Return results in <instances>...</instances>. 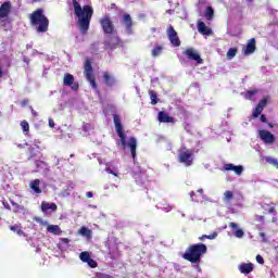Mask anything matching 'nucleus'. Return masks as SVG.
Returning <instances> with one entry per match:
<instances>
[{"mask_svg": "<svg viewBox=\"0 0 278 278\" xmlns=\"http://www.w3.org/2000/svg\"><path fill=\"white\" fill-rule=\"evenodd\" d=\"M167 38L172 47H181V40L179 39V35L177 34V30H175V27L168 26Z\"/></svg>", "mask_w": 278, "mask_h": 278, "instance_id": "6e6552de", "label": "nucleus"}, {"mask_svg": "<svg viewBox=\"0 0 278 278\" xmlns=\"http://www.w3.org/2000/svg\"><path fill=\"white\" fill-rule=\"evenodd\" d=\"M260 93V89H252L245 92H242V97L247 99V101H255V96Z\"/></svg>", "mask_w": 278, "mask_h": 278, "instance_id": "aec40b11", "label": "nucleus"}, {"mask_svg": "<svg viewBox=\"0 0 278 278\" xmlns=\"http://www.w3.org/2000/svg\"><path fill=\"white\" fill-rule=\"evenodd\" d=\"M35 3H38V1H40V0H33Z\"/></svg>", "mask_w": 278, "mask_h": 278, "instance_id": "338daca9", "label": "nucleus"}, {"mask_svg": "<svg viewBox=\"0 0 278 278\" xmlns=\"http://www.w3.org/2000/svg\"><path fill=\"white\" fill-rule=\"evenodd\" d=\"M255 38L249 40L245 49L243 50L244 55H251V53H255Z\"/></svg>", "mask_w": 278, "mask_h": 278, "instance_id": "6ab92c4d", "label": "nucleus"}, {"mask_svg": "<svg viewBox=\"0 0 278 278\" xmlns=\"http://www.w3.org/2000/svg\"><path fill=\"white\" fill-rule=\"evenodd\" d=\"M235 55H238V48H230L226 53L228 60H233Z\"/></svg>", "mask_w": 278, "mask_h": 278, "instance_id": "2f4dec72", "label": "nucleus"}, {"mask_svg": "<svg viewBox=\"0 0 278 278\" xmlns=\"http://www.w3.org/2000/svg\"><path fill=\"white\" fill-rule=\"evenodd\" d=\"M268 127H270V129H273V127H275V125L268 124Z\"/></svg>", "mask_w": 278, "mask_h": 278, "instance_id": "0e129e2a", "label": "nucleus"}, {"mask_svg": "<svg viewBox=\"0 0 278 278\" xmlns=\"http://www.w3.org/2000/svg\"><path fill=\"white\" fill-rule=\"evenodd\" d=\"M238 268L242 275H249L253 273L254 265L253 263H241Z\"/></svg>", "mask_w": 278, "mask_h": 278, "instance_id": "a211bd4d", "label": "nucleus"}, {"mask_svg": "<svg viewBox=\"0 0 278 278\" xmlns=\"http://www.w3.org/2000/svg\"><path fill=\"white\" fill-rule=\"evenodd\" d=\"M49 127L51 128L55 127V122H53L52 118H49Z\"/></svg>", "mask_w": 278, "mask_h": 278, "instance_id": "49530a36", "label": "nucleus"}, {"mask_svg": "<svg viewBox=\"0 0 278 278\" xmlns=\"http://www.w3.org/2000/svg\"><path fill=\"white\" fill-rule=\"evenodd\" d=\"M231 199H233V191H229V190L225 191L224 198H223L224 202L229 203V201H231Z\"/></svg>", "mask_w": 278, "mask_h": 278, "instance_id": "f704fd0d", "label": "nucleus"}, {"mask_svg": "<svg viewBox=\"0 0 278 278\" xmlns=\"http://www.w3.org/2000/svg\"><path fill=\"white\" fill-rule=\"evenodd\" d=\"M42 225H48V226H49V223H47V222H42Z\"/></svg>", "mask_w": 278, "mask_h": 278, "instance_id": "69168bd1", "label": "nucleus"}, {"mask_svg": "<svg viewBox=\"0 0 278 278\" xmlns=\"http://www.w3.org/2000/svg\"><path fill=\"white\" fill-rule=\"evenodd\" d=\"M105 172L109 173L110 175H114V177H118V170H112V168L106 167Z\"/></svg>", "mask_w": 278, "mask_h": 278, "instance_id": "ea45409f", "label": "nucleus"}, {"mask_svg": "<svg viewBox=\"0 0 278 278\" xmlns=\"http://www.w3.org/2000/svg\"><path fill=\"white\" fill-rule=\"evenodd\" d=\"M1 68L2 67H0V78L3 77V71Z\"/></svg>", "mask_w": 278, "mask_h": 278, "instance_id": "052dcab7", "label": "nucleus"}, {"mask_svg": "<svg viewBox=\"0 0 278 278\" xmlns=\"http://www.w3.org/2000/svg\"><path fill=\"white\" fill-rule=\"evenodd\" d=\"M268 103H270V96L262 98L257 105H268Z\"/></svg>", "mask_w": 278, "mask_h": 278, "instance_id": "4c0bfd02", "label": "nucleus"}, {"mask_svg": "<svg viewBox=\"0 0 278 278\" xmlns=\"http://www.w3.org/2000/svg\"><path fill=\"white\" fill-rule=\"evenodd\" d=\"M113 123L115 126V131L119 138V140L117 141V144H122L123 149H127L128 147L130 149L132 160H136V149L138 147V141L136 140V138L131 137L127 143V136L123 131V121L121 118V115L114 113Z\"/></svg>", "mask_w": 278, "mask_h": 278, "instance_id": "f03ea898", "label": "nucleus"}, {"mask_svg": "<svg viewBox=\"0 0 278 278\" xmlns=\"http://www.w3.org/2000/svg\"><path fill=\"white\" fill-rule=\"evenodd\" d=\"M254 219L256 220V223H264V216L262 215H255Z\"/></svg>", "mask_w": 278, "mask_h": 278, "instance_id": "37998d69", "label": "nucleus"}, {"mask_svg": "<svg viewBox=\"0 0 278 278\" xmlns=\"http://www.w3.org/2000/svg\"><path fill=\"white\" fill-rule=\"evenodd\" d=\"M90 268H97V261L89 258V262L87 263Z\"/></svg>", "mask_w": 278, "mask_h": 278, "instance_id": "79ce46f5", "label": "nucleus"}, {"mask_svg": "<svg viewBox=\"0 0 278 278\" xmlns=\"http://www.w3.org/2000/svg\"><path fill=\"white\" fill-rule=\"evenodd\" d=\"M260 121L261 123H266V115H261Z\"/></svg>", "mask_w": 278, "mask_h": 278, "instance_id": "864d4df0", "label": "nucleus"}, {"mask_svg": "<svg viewBox=\"0 0 278 278\" xmlns=\"http://www.w3.org/2000/svg\"><path fill=\"white\" fill-rule=\"evenodd\" d=\"M258 136L265 144H275V141L277 140L275 138V135H273L270 131L264 130V129L258 130Z\"/></svg>", "mask_w": 278, "mask_h": 278, "instance_id": "9b49d317", "label": "nucleus"}, {"mask_svg": "<svg viewBox=\"0 0 278 278\" xmlns=\"http://www.w3.org/2000/svg\"><path fill=\"white\" fill-rule=\"evenodd\" d=\"M29 188L35 194H42V190L40 189V179L31 180L29 182Z\"/></svg>", "mask_w": 278, "mask_h": 278, "instance_id": "4be33fe9", "label": "nucleus"}, {"mask_svg": "<svg viewBox=\"0 0 278 278\" xmlns=\"http://www.w3.org/2000/svg\"><path fill=\"white\" fill-rule=\"evenodd\" d=\"M206 253L207 247L203 243H199L189 247L182 257L191 262V264H199V262H201V255H205Z\"/></svg>", "mask_w": 278, "mask_h": 278, "instance_id": "20e7f679", "label": "nucleus"}, {"mask_svg": "<svg viewBox=\"0 0 278 278\" xmlns=\"http://www.w3.org/2000/svg\"><path fill=\"white\" fill-rule=\"evenodd\" d=\"M230 229H232V233L235 236V238H244V230H242V228H240V226L233 222H231L229 224Z\"/></svg>", "mask_w": 278, "mask_h": 278, "instance_id": "dca6fc26", "label": "nucleus"}, {"mask_svg": "<svg viewBox=\"0 0 278 278\" xmlns=\"http://www.w3.org/2000/svg\"><path fill=\"white\" fill-rule=\"evenodd\" d=\"M21 127H22L24 134H29V123H27V121H23L21 123Z\"/></svg>", "mask_w": 278, "mask_h": 278, "instance_id": "58836bf2", "label": "nucleus"}, {"mask_svg": "<svg viewBox=\"0 0 278 278\" xmlns=\"http://www.w3.org/2000/svg\"><path fill=\"white\" fill-rule=\"evenodd\" d=\"M149 96L151 99V104L157 105V103L160 102V99L157 98V92H155V90H150Z\"/></svg>", "mask_w": 278, "mask_h": 278, "instance_id": "c756f323", "label": "nucleus"}, {"mask_svg": "<svg viewBox=\"0 0 278 278\" xmlns=\"http://www.w3.org/2000/svg\"><path fill=\"white\" fill-rule=\"evenodd\" d=\"M78 233L80 236H83L84 238H91L92 237V230H90L89 228H86V227H81L79 229Z\"/></svg>", "mask_w": 278, "mask_h": 278, "instance_id": "7c9ffc66", "label": "nucleus"}, {"mask_svg": "<svg viewBox=\"0 0 278 278\" xmlns=\"http://www.w3.org/2000/svg\"><path fill=\"white\" fill-rule=\"evenodd\" d=\"M84 75H85L87 81H89L91 88H93V90H97V80L94 78V74H93V70H92V61H90V59H87L85 61Z\"/></svg>", "mask_w": 278, "mask_h": 278, "instance_id": "423d86ee", "label": "nucleus"}, {"mask_svg": "<svg viewBox=\"0 0 278 278\" xmlns=\"http://www.w3.org/2000/svg\"><path fill=\"white\" fill-rule=\"evenodd\" d=\"M204 16L206 21H213L214 20V8L207 7L204 11Z\"/></svg>", "mask_w": 278, "mask_h": 278, "instance_id": "c85d7f7f", "label": "nucleus"}, {"mask_svg": "<svg viewBox=\"0 0 278 278\" xmlns=\"http://www.w3.org/2000/svg\"><path fill=\"white\" fill-rule=\"evenodd\" d=\"M63 84L71 88V90H79V83H75V76L73 74L66 73L63 77Z\"/></svg>", "mask_w": 278, "mask_h": 278, "instance_id": "9d476101", "label": "nucleus"}, {"mask_svg": "<svg viewBox=\"0 0 278 278\" xmlns=\"http://www.w3.org/2000/svg\"><path fill=\"white\" fill-rule=\"evenodd\" d=\"M84 131H90L92 129V126L90 124H85L83 126Z\"/></svg>", "mask_w": 278, "mask_h": 278, "instance_id": "c03bdc74", "label": "nucleus"}, {"mask_svg": "<svg viewBox=\"0 0 278 278\" xmlns=\"http://www.w3.org/2000/svg\"><path fill=\"white\" fill-rule=\"evenodd\" d=\"M224 170H233L235 174L240 176L244 173V167L242 165H233L230 163L224 165Z\"/></svg>", "mask_w": 278, "mask_h": 278, "instance_id": "f3484780", "label": "nucleus"}, {"mask_svg": "<svg viewBox=\"0 0 278 278\" xmlns=\"http://www.w3.org/2000/svg\"><path fill=\"white\" fill-rule=\"evenodd\" d=\"M164 51V46L155 45L151 51L152 58H159V55Z\"/></svg>", "mask_w": 278, "mask_h": 278, "instance_id": "bb28decb", "label": "nucleus"}, {"mask_svg": "<svg viewBox=\"0 0 278 278\" xmlns=\"http://www.w3.org/2000/svg\"><path fill=\"white\" fill-rule=\"evenodd\" d=\"M103 81L109 88H114V86H116V77L109 72L103 73Z\"/></svg>", "mask_w": 278, "mask_h": 278, "instance_id": "4468645a", "label": "nucleus"}, {"mask_svg": "<svg viewBox=\"0 0 278 278\" xmlns=\"http://www.w3.org/2000/svg\"><path fill=\"white\" fill-rule=\"evenodd\" d=\"M47 231L53 236H62V228L58 225H48Z\"/></svg>", "mask_w": 278, "mask_h": 278, "instance_id": "393cba45", "label": "nucleus"}, {"mask_svg": "<svg viewBox=\"0 0 278 278\" xmlns=\"http://www.w3.org/2000/svg\"><path fill=\"white\" fill-rule=\"evenodd\" d=\"M178 162L185 166H192V162H194V151L181 148L178 153Z\"/></svg>", "mask_w": 278, "mask_h": 278, "instance_id": "39448f33", "label": "nucleus"}, {"mask_svg": "<svg viewBox=\"0 0 278 278\" xmlns=\"http://www.w3.org/2000/svg\"><path fill=\"white\" fill-rule=\"evenodd\" d=\"M265 162H267V164H270L271 166H275V168H277L278 166V160L273 156H265Z\"/></svg>", "mask_w": 278, "mask_h": 278, "instance_id": "72a5a7b5", "label": "nucleus"}, {"mask_svg": "<svg viewBox=\"0 0 278 278\" xmlns=\"http://www.w3.org/2000/svg\"><path fill=\"white\" fill-rule=\"evenodd\" d=\"M160 210H163V212H170L173 210V206L165 204L163 206H159Z\"/></svg>", "mask_w": 278, "mask_h": 278, "instance_id": "a19ab883", "label": "nucleus"}, {"mask_svg": "<svg viewBox=\"0 0 278 278\" xmlns=\"http://www.w3.org/2000/svg\"><path fill=\"white\" fill-rule=\"evenodd\" d=\"M87 199H92L93 194L92 191H89L86 193Z\"/></svg>", "mask_w": 278, "mask_h": 278, "instance_id": "5fc2aeb1", "label": "nucleus"}, {"mask_svg": "<svg viewBox=\"0 0 278 278\" xmlns=\"http://www.w3.org/2000/svg\"><path fill=\"white\" fill-rule=\"evenodd\" d=\"M2 205L5 207V210H10V204L8 202H2Z\"/></svg>", "mask_w": 278, "mask_h": 278, "instance_id": "6e6d98bb", "label": "nucleus"}, {"mask_svg": "<svg viewBox=\"0 0 278 278\" xmlns=\"http://www.w3.org/2000/svg\"><path fill=\"white\" fill-rule=\"evenodd\" d=\"M204 238H206L207 240H216V238H218V232H213L212 235H203L202 237H200V240H204Z\"/></svg>", "mask_w": 278, "mask_h": 278, "instance_id": "e433bc0d", "label": "nucleus"}, {"mask_svg": "<svg viewBox=\"0 0 278 278\" xmlns=\"http://www.w3.org/2000/svg\"><path fill=\"white\" fill-rule=\"evenodd\" d=\"M11 231H13V233H16L17 236H25V231H23V227H21V225L15 224L10 226Z\"/></svg>", "mask_w": 278, "mask_h": 278, "instance_id": "cd10ccee", "label": "nucleus"}, {"mask_svg": "<svg viewBox=\"0 0 278 278\" xmlns=\"http://www.w3.org/2000/svg\"><path fill=\"white\" fill-rule=\"evenodd\" d=\"M268 213L274 214L275 213V206H269L268 207Z\"/></svg>", "mask_w": 278, "mask_h": 278, "instance_id": "8fccbe9b", "label": "nucleus"}, {"mask_svg": "<svg viewBox=\"0 0 278 278\" xmlns=\"http://www.w3.org/2000/svg\"><path fill=\"white\" fill-rule=\"evenodd\" d=\"M98 278H112L110 275L100 274Z\"/></svg>", "mask_w": 278, "mask_h": 278, "instance_id": "09e8293b", "label": "nucleus"}, {"mask_svg": "<svg viewBox=\"0 0 278 278\" xmlns=\"http://www.w3.org/2000/svg\"><path fill=\"white\" fill-rule=\"evenodd\" d=\"M182 55H186L188 60H193L197 62V64H203V60L201 59V54L194 48H187L184 52Z\"/></svg>", "mask_w": 278, "mask_h": 278, "instance_id": "1a4fd4ad", "label": "nucleus"}, {"mask_svg": "<svg viewBox=\"0 0 278 278\" xmlns=\"http://www.w3.org/2000/svg\"><path fill=\"white\" fill-rule=\"evenodd\" d=\"M72 3L74 5V14L76 17H78L77 26L80 34L86 36V34H88V29H90V22L92 21L94 9L88 4L81 8V4H79L77 0H72Z\"/></svg>", "mask_w": 278, "mask_h": 278, "instance_id": "f257e3e1", "label": "nucleus"}, {"mask_svg": "<svg viewBox=\"0 0 278 278\" xmlns=\"http://www.w3.org/2000/svg\"><path fill=\"white\" fill-rule=\"evenodd\" d=\"M198 192H199L200 194H203V189H199Z\"/></svg>", "mask_w": 278, "mask_h": 278, "instance_id": "680f3d73", "label": "nucleus"}, {"mask_svg": "<svg viewBox=\"0 0 278 278\" xmlns=\"http://www.w3.org/2000/svg\"><path fill=\"white\" fill-rule=\"evenodd\" d=\"M119 43L121 38L118 37H112L110 40L104 41V46L108 47V49H116Z\"/></svg>", "mask_w": 278, "mask_h": 278, "instance_id": "5701e85b", "label": "nucleus"}, {"mask_svg": "<svg viewBox=\"0 0 278 278\" xmlns=\"http://www.w3.org/2000/svg\"><path fill=\"white\" fill-rule=\"evenodd\" d=\"M198 31L202 34V36H212V34H214L212 28L207 27L203 21H198Z\"/></svg>", "mask_w": 278, "mask_h": 278, "instance_id": "2eb2a0df", "label": "nucleus"}, {"mask_svg": "<svg viewBox=\"0 0 278 278\" xmlns=\"http://www.w3.org/2000/svg\"><path fill=\"white\" fill-rule=\"evenodd\" d=\"M262 112H264V106L257 105L252 112L253 118H257L262 114Z\"/></svg>", "mask_w": 278, "mask_h": 278, "instance_id": "473e14b6", "label": "nucleus"}, {"mask_svg": "<svg viewBox=\"0 0 278 278\" xmlns=\"http://www.w3.org/2000/svg\"><path fill=\"white\" fill-rule=\"evenodd\" d=\"M12 12V2L5 1L0 5V21L8 18Z\"/></svg>", "mask_w": 278, "mask_h": 278, "instance_id": "f8f14e48", "label": "nucleus"}, {"mask_svg": "<svg viewBox=\"0 0 278 278\" xmlns=\"http://www.w3.org/2000/svg\"><path fill=\"white\" fill-rule=\"evenodd\" d=\"M49 210L51 212H55L58 211V204L55 203H49V202H42L41 203V212H43L45 214H47V212H49Z\"/></svg>", "mask_w": 278, "mask_h": 278, "instance_id": "412c9836", "label": "nucleus"}, {"mask_svg": "<svg viewBox=\"0 0 278 278\" xmlns=\"http://www.w3.org/2000/svg\"><path fill=\"white\" fill-rule=\"evenodd\" d=\"M116 3H111V10H116Z\"/></svg>", "mask_w": 278, "mask_h": 278, "instance_id": "13d9d810", "label": "nucleus"}, {"mask_svg": "<svg viewBox=\"0 0 278 278\" xmlns=\"http://www.w3.org/2000/svg\"><path fill=\"white\" fill-rule=\"evenodd\" d=\"M12 66V60L8 55L0 56V68H10Z\"/></svg>", "mask_w": 278, "mask_h": 278, "instance_id": "b1692460", "label": "nucleus"}, {"mask_svg": "<svg viewBox=\"0 0 278 278\" xmlns=\"http://www.w3.org/2000/svg\"><path fill=\"white\" fill-rule=\"evenodd\" d=\"M100 27L103 30V34L112 35L114 34V22H112V17L110 14H105L101 20H100Z\"/></svg>", "mask_w": 278, "mask_h": 278, "instance_id": "0eeeda50", "label": "nucleus"}, {"mask_svg": "<svg viewBox=\"0 0 278 278\" xmlns=\"http://www.w3.org/2000/svg\"><path fill=\"white\" fill-rule=\"evenodd\" d=\"M11 205H13V207H21L16 202H14V201H11Z\"/></svg>", "mask_w": 278, "mask_h": 278, "instance_id": "4d7b16f0", "label": "nucleus"}, {"mask_svg": "<svg viewBox=\"0 0 278 278\" xmlns=\"http://www.w3.org/2000/svg\"><path fill=\"white\" fill-rule=\"evenodd\" d=\"M256 262H257L258 264H264V257H262V255H257V256H256Z\"/></svg>", "mask_w": 278, "mask_h": 278, "instance_id": "a18cd8bd", "label": "nucleus"}, {"mask_svg": "<svg viewBox=\"0 0 278 278\" xmlns=\"http://www.w3.org/2000/svg\"><path fill=\"white\" fill-rule=\"evenodd\" d=\"M123 23L126 27V34H134V21L131 20V15H129V13H125L123 15Z\"/></svg>", "mask_w": 278, "mask_h": 278, "instance_id": "ddd939ff", "label": "nucleus"}, {"mask_svg": "<svg viewBox=\"0 0 278 278\" xmlns=\"http://www.w3.org/2000/svg\"><path fill=\"white\" fill-rule=\"evenodd\" d=\"M159 121L160 123H174L173 117L168 116L164 111L159 113Z\"/></svg>", "mask_w": 278, "mask_h": 278, "instance_id": "a878e982", "label": "nucleus"}, {"mask_svg": "<svg viewBox=\"0 0 278 278\" xmlns=\"http://www.w3.org/2000/svg\"><path fill=\"white\" fill-rule=\"evenodd\" d=\"M190 197H191V199H192V197H194V191L190 192Z\"/></svg>", "mask_w": 278, "mask_h": 278, "instance_id": "e2e57ef3", "label": "nucleus"}, {"mask_svg": "<svg viewBox=\"0 0 278 278\" xmlns=\"http://www.w3.org/2000/svg\"><path fill=\"white\" fill-rule=\"evenodd\" d=\"M22 105H29V100L28 99H24L22 101Z\"/></svg>", "mask_w": 278, "mask_h": 278, "instance_id": "603ef678", "label": "nucleus"}, {"mask_svg": "<svg viewBox=\"0 0 278 278\" xmlns=\"http://www.w3.org/2000/svg\"><path fill=\"white\" fill-rule=\"evenodd\" d=\"M31 114H33V116H38V113H36V111H34V109H31Z\"/></svg>", "mask_w": 278, "mask_h": 278, "instance_id": "bf43d9fd", "label": "nucleus"}, {"mask_svg": "<svg viewBox=\"0 0 278 278\" xmlns=\"http://www.w3.org/2000/svg\"><path fill=\"white\" fill-rule=\"evenodd\" d=\"M61 242H63L64 244H68V242H71V240H68V238H62Z\"/></svg>", "mask_w": 278, "mask_h": 278, "instance_id": "de8ad7c7", "label": "nucleus"}, {"mask_svg": "<svg viewBox=\"0 0 278 278\" xmlns=\"http://www.w3.org/2000/svg\"><path fill=\"white\" fill-rule=\"evenodd\" d=\"M79 258L81 262H85V264H87L90 260V253L88 252H81L79 255Z\"/></svg>", "mask_w": 278, "mask_h": 278, "instance_id": "c9c22d12", "label": "nucleus"}, {"mask_svg": "<svg viewBox=\"0 0 278 278\" xmlns=\"http://www.w3.org/2000/svg\"><path fill=\"white\" fill-rule=\"evenodd\" d=\"M30 25L37 27L38 34H45L49 31V18L45 15L42 9H37L30 16Z\"/></svg>", "mask_w": 278, "mask_h": 278, "instance_id": "7ed1b4c3", "label": "nucleus"}, {"mask_svg": "<svg viewBox=\"0 0 278 278\" xmlns=\"http://www.w3.org/2000/svg\"><path fill=\"white\" fill-rule=\"evenodd\" d=\"M181 216H182V218H186V214H182Z\"/></svg>", "mask_w": 278, "mask_h": 278, "instance_id": "774afa93", "label": "nucleus"}, {"mask_svg": "<svg viewBox=\"0 0 278 278\" xmlns=\"http://www.w3.org/2000/svg\"><path fill=\"white\" fill-rule=\"evenodd\" d=\"M260 236L263 239V242H266V233L260 232Z\"/></svg>", "mask_w": 278, "mask_h": 278, "instance_id": "3c124183", "label": "nucleus"}]
</instances>
